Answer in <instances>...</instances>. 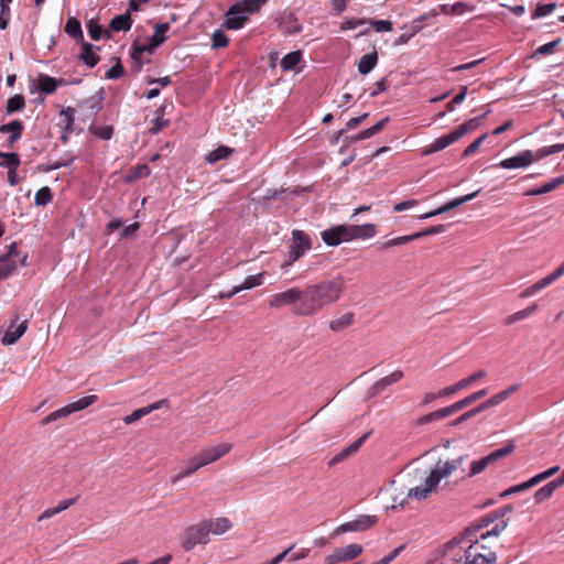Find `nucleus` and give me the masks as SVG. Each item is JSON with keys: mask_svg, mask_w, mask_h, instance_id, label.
Returning a JSON list of instances; mask_svg holds the SVG:
<instances>
[{"mask_svg": "<svg viewBox=\"0 0 564 564\" xmlns=\"http://www.w3.org/2000/svg\"><path fill=\"white\" fill-rule=\"evenodd\" d=\"M104 97L101 94L95 95L83 101V106L87 107L91 116H96L102 108Z\"/></svg>", "mask_w": 564, "mask_h": 564, "instance_id": "obj_47", "label": "nucleus"}, {"mask_svg": "<svg viewBox=\"0 0 564 564\" xmlns=\"http://www.w3.org/2000/svg\"><path fill=\"white\" fill-rule=\"evenodd\" d=\"M170 30L169 23H159L154 28V34L148 39L147 43L140 44L134 41L131 45V58L134 64L132 65V72L138 74L142 68L141 55L143 53L152 54L156 47L164 43L166 40L165 33Z\"/></svg>", "mask_w": 564, "mask_h": 564, "instance_id": "obj_3", "label": "nucleus"}, {"mask_svg": "<svg viewBox=\"0 0 564 564\" xmlns=\"http://www.w3.org/2000/svg\"><path fill=\"white\" fill-rule=\"evenodd\" d=\"M337 227L343 242L356 239H369L376 235V226L373 224L337 225Z\"/></svg>", "mask_w": 564, "mask_h": 564, "instance_id": "obj_10", "label": "nucleus"}, {"mask_svg": "<svg viewBox=\"0 0 564 564\" xmlns=\"http://www.w3.org/2000/svg\"><path fill=\"white\" fill-rule=\"evenodd\" d=\"M28 329V321H23L17 327L14 324L9 326L7 332L4 333L1 343L3 345H12L14 344Z\"/></svg>", "mask_w": 564, "mask_h": 564, "instance_id": "obj_27", "label": "nucleus"}, {"mask_svg": "<svg viewBox=\"0 0 564 564\" xmlns=\"http://www.w3.org/2000/svg\"><path fill=\"white\" fill-rule=\"evenodd\" d=\"M231 448L232 444L220 443L215 446L203 448L199 453L196 454V456L202 466L205 467L227 455L231 451Z\"/></svg>", "mask_w": 564, "mask_h": 564, "instance_id": "obj_15", "label": "nucleus"}, {"mask_svg": "<svg viewBox=\"0 0 564 564\" xmlns=\"http://www.w3.org/2000/svg\"><path fill=\"white\" fill-rule=\"evenodd\" d=\"M323 310V305L318 301L311 285L301 289V295L294 315L300 317L314 316Z\"/></svg>", "mask_w": 564, "mask_h": 564, "instance_id": "obj_8", "label": "nucleus"}, {"mask_svg": "<svg viewBox=\"0 0 564 564\" xmlns=\"http://www.w3.org/2000/svg\"><path fill=\"white\" fill-rule=\"evenodd\" d=\"M25 107V98L21 94H15L12 97H10L6 105V113L8 116L22 111Z\"/></svg>", "mask_w": 564, "mask_h": 564, "instance_id": "obj_39", "label": "nucleus"}, {"mask_svg": "<svg viewBox=\"0 0 564 564\" xmlns=\"http://www.w3.org/2000/svg\"><path fill=\"white\" fill-rule=\"evenodd\" d=\"M555 9V3L539 4L532 13L533 19L550 14Z\"/></svg>", "mask_w": 564, "mask_h": 564, "instance_id": "obj_58", "label": "nucleus"}, {"mask_svg": "<svg viewBox=\"0 0 564 564\" xmlns=\"http://www.w3.org/2000/svg\"><path fill=\"white\" fill-rule=\"evenodd\" d=\"M200 468H203V466L199 463L197 456L194 455V456H192L191 458H188L186 460L184 468H182L181 471L177 475H175V476H173L171 478V482L173 485H175L181 479L192 476L193 474H195Z\"/></svg>", "mask_w": 564, "mask_h": 564, "instance_id": "obj_25", "label": "nucleus"}, {"mask_svg": "<svg viewBox=\"0 0 564 564\" xmlns=\"http://www.w3.org/2000/svg\"><path fill=\"white\" fill-rule=\"evenodd\" d=\"M479 191H476L471 194H467L465 196H462V197H457L455 199H452L449 202H447L446 204H444L443 206L436 208L435 210H432V212H429V213H425L421 216H419L420 219H426V218H431V217H434L436 215H441V214H444V213H447L469 200H471L473 198H475L477 195H478Z\"/></svg>", "mask_w": 564, "mask_h": 564, "instance_id": "obj_17", "label": "nucleus"}, {"mask_svg": "<svg viewBox=\"0 0 564 564\" xmlns=\"http://www.w3.org/2000/svg\"><path fill=\"white\" fill-rule=\"evenodd\" d=\"M65 33L75 41H84V34L79 20L75 17H69L64 26Z\"/></svg>", "mask_w": 564, "mask_h": 564, "instance_id": "obj_34", "label": "nucleus"}, {"mask_svg": "<svg viewBox=\"0 0 564 564\" xmlns=\"http://www.w3.org/2000/svg\"><path fill=\"white\" fill-rule=\"evenodd\" d=\"M563 274H564V262L558 268H556L552 273L547 274L543 279L547 285H551L557 279H560Z\"/></svg>", "mask_w": 564, "mask_h": 564, "instance_id": "obj_64", "label": "nucleus"}, {"mask_svg": "<svg viewBox=\"0 0 564 564\" xmlns=\"http://www.w3.org/2000/svg\"><path fill=\"white\" fill-rule=\"evenodd\" d=\"M378 522L377 516H369V514H361L357 517L356 519L345 522L340 525H338L334 534H343L346 532H361L370 529Z\"/></svg>", "mask_w": 564, "mask_h": 564, "instance_id": "obj_13", "label": "nucleus"}, {"mask_svg": "<svg viewBox=\"0 0 564 564\" xmlns=\"http://www.w3.org/2000/svg\"><path fill=\"white\" fill-rule=\"evenodd\" d=\"M546 286H549V285L546 284L544 279H541L538 282H535L534 284H532V285L528 286L527 289H524L519 294V297H521V299L531 297V296L535 295L538 292H540L541 290L545 289Z\"/></svg>", "mask_w": 564, "mask_h": 564, "instance_id": "obj_50", "label": "nucleus"}, {"mask_svg": "<svg viewBox=\"0 0 564 564\" xmlns=\"http://www.w3.org/2000/svg\"><path fill=\"white\" fill-rule=\"evenodd\" d=\"M132 19L129 12L124 14L116 15L113 19H111L109 23V28L115 32H127L132 26Z\"/></svg>", "mask_w": 564, "mask_h": 564, "instance_id": "obj_33", "label": "nucleus"}, {"mask_svg": "<svg viewBox=\"0 0 564 564\" xmlns=\"http://www.w3.org/2000/svg\"><path fill=\"white\" fill-rule=\"evenodd\" d=\"M413 240H415L414 234L406 235V236H401V237H397V238L389 239V240L384 241L382 243V248L383 249H388V248H391V247L405 245V243L411 242Z\"/></svg>", "mask_w": 564, "mask_h": 564, "instance_id": "obj_53", "label": "nucleus"}, {"mask_svg": "<svg viewBox=\"0 0 564 564\" xmlns=\"http://www.w3.org/2000/svg\"><path fill=\"white\" fill-rule=\"evenodd\" d=\"M499 520V512L494 511L485 517H481L480 519L476 520L470 527H468L464 533L471 535L475 534V536L479 535V533L485 532L484 530L488 529L490 524Z\"/></svg>", "mask_w": 564, "mask_h": 564, "instance_id": "obj_19", "label": "nucleus"}, {"mask_svg": "<svg viewBox=\"0 0 564 564\" xmlns=\"http://www.w3.org/2000/svg\"><path fill=\"white\" fill-rule=\"evenodd\" d=\"M64 79H56L46 74H40L36 79V89L44 95H52L56 91L58 86L64 85Z\"/></svg>", "mask_w": 564, "mask_h": 564, "instance_id": "obj_18", "label": "nucleus"}, {"mask_svg": "<svg viewBox=\"0 0 564 564\" xmlns=\"http://www.w3.org/2000/svg\"><path fill=\"white\" fill-rule=\"evenodd\" d=\"M310 285L323 307L338 302L346 289V282L343 275H337L330 280H323Z\"/></svg>", "mask_w": 564, "mask_h": 564, "instance_id": "obj_4", "label": "nucleus"}, {"mask_svg": "<svg viewBox=\"0 0 564 564\" xmlns=\"http://www.w3.org/2000/svg\"><path fill=\"white\" fill-rule=\"evenodd\" d=\"M23 130L24 124L21 120H12L9 123L0 126V133H9V147H12L22 137Z\"/></svg>", "mask_w": 564, "mask_h": 564, "instance_id": "obj_21", "label": "nucleus"}, {"mask_svg": "<svg viewBox=\"0 0 564 564\" xmlns=\"http://www.w3.org/2000/svg\"><path fill=\"white\" fill-rule=\"evenodd\" d=\"M300 295V288H291L284 292H280L272 295L269 300V306L272 308H282L284 306H291V311L294 314V310L297 307Z\"/></svg>", "mask_w": 564, "mask_h": 564, "instance_id": "obj_12", "label": "nucleus"}, {"mask_svg": "<svg viewBox=\"0 0 564 564\" xmlns=\"http://www.w3.org/2000/svg\"><path fill=\"white\" fill-rule=\"evenodd\" d=\"M426 19V15L423 14L419 19L414 20L410 26L409 32L402 33L394 42V45H403L406 44L415 34H417L422 29V21Z\"/></svg>", "mask_w": 564, "mask_h": 564, "instance_id": "obj_35", "label": "nucleus"}, {"mask_svg": "<svg viewBox=\"0 0 564 564\" xmlns=\"http://www.w3.org/2000/svg\"><path fill=\"white\" fill-rule=\"evenodd\" d=\"M229 43L228 36L220 30H217L213 34V47H226Z\"/></svg>", "mask_w": 564, "mask_h": 564, "instance_id": "obj_57", "label": "nucleus"}, {"mask_svg": "<svg viewBox=\"0 0 564 564\" xmlns=\"http://www.w3.org/2000/svg\"><path fill=\"white\" fill-rule=\"evenodd\" d=\"M378 63V54L376 51L361 56L358 63V72L362 75L370 73Z\"/></svg>", "mask_w": 564, "mask_h": 564, "instance_id": "obj_36", "label": "nucleus"}, {"mask_svg": "<svg viewBox=\"0 0 564 564\" xmlns=\"http://www.w3.org/2000/svg\"><path fill=\"white\" fill-rule=\"evenodd\" d=\"M264 0H241L229 9V14L254 13L260 10Z\"/></svg>", "mask_w": 564, "mask_h": 564, "instance_id": "obj_28", "label": "nucleus"}, {"mask_svg": "<svg viewBox=\"0 0 564 564\" xmlns=\"http://www.w3.org/2000/svg\"><path fill=\"white\" fill-rule=\"evenodd\" d=\"M487 133L480 135L475 141H473L463 152V156L467 158L474 154L479 147L482 144V142L486 140Z\"/></svg>", "mask_w": 564, "mask_h": 564, "instance_id": "obj_60", "label": "nucleus"}, {"mask_svg": "<svg viewBox=\"0 0 564 564\" xmlns=\"http://www.w3.org/2000/svg\"><path fill=\"white\" fill-rule=\"evenodd\" d=\"M53 200V194L48 186L41 187L34 196V204L36 206H46Z\"/></svg>", "mask_w": 564, "mask_h": 564, "instance_id": "obj_46", "label": "nucleus"}, {"mask_svg": "<svg viewBox=\"0 0 564 564\" xmlns=\"http://www.w3.org/2000/svg\"><path fill=\"white\" fill-rule=\"evenodd\" d=\"M519 390V384H512L506 390H502L495 395L490 397L486 401L479 404V408L481 411H485L489 408H494L506 401L512 393L517 392Z\"/></svg>", "mask_w": 564, "mask_h": 564, "instance_id": "obj_22", "label": "nucleus"}, {"mask_svg": "<svg viewBox=\"0 0 564 564\" xmlns=\"http://www.w3.org/2000/svg\"><path fill=\"white\" fill-rule=\"evenodd\" d=\"M312 248V240L307 234L302 230L292 231V242L288 253V260L282 267L292 265L303 254Z\"/></svg>", "mask_w": 564, "mask_h": 564, "instance_id": "obj_9", "label": "nucleus"}, {"mask_svg": "<svg viewBox=\"0 0 564 564\" xmlns=\"http://www.w3.org/2000/svg\"><path fill=\"white\" fill-rule=\"evenodd\" d=\"M321 236H322L323 241L327 246L334 247V246H338L343 242V240L340 238L341 236H340V232H339V229L337 226H334L329 229L322 231Z\"/></svg>", "mask_w": 564, "mask_h": 564, "instance_id": "obj_41", "label": "nucleus"}, {"mask_svg": "<svg viewBox=\"0 0 564 564\" xmlns=\"http://www.w3.org/2000/svg\"><path fill=\"white\" fill-rule=\"evenodd\" d=\"M447 416H449V414H448V411H447V409H446V406H445V408H443V409H440V410L433 411V412H431V413H429V414H425V415H423V416L419 417V419L416 420V424H417V425H424V424L431 423V422H433V421H440V420H443V419H445V417H447Z\"/></svg>", "mask_w": 564, "mask_h": 564, "instance_id": "obj_44", "label": "nucleus"}, {"mask_svg": "<svg viewBox=\"0 0 564 564\" xmlns=\"http://www.w3.org/2000/svg\"><path fill=\"white\" fill-rule=\"evenodd\" d=\"M58 117L61 119V124L64 128L65 133H72L74 130V117H75V109L72 107L63 108Z\"/></svg>", "mask_w": 564, "mask_h": 564, "instance_id": "obj_37", "label": "nucleus"}, {"mask_svg": "<svg viewBox=\"0 0 564 564\" xmlns=\"http://www.w3.org/2000/svg\"><path fill=\"white\" fill-rule=\"evenodd\" d=\"M247 20L248 18L245 15H240V13L229 14L228 11L226 14L224 26L228 30H239L245 25Z\"/></svg>", "mask_w": 564, "mask_h": 564, "instance_id": "obj_43", "label": "nucleus"}, {"mask_svg": "<svg viewBox=\"0 0 564 564\" xmlns=\"http://www.w3.org/2000/svg\"><path fill=\"white\" fill-rule=\"evenodd\" d=\"M262 278H263L262 273H259V274H256V275H249V276L246 278V280L243 281L242 284L237 285V286H238V289H240V292L243 291V290L252 289L254 286H258V285L262 284Z\"/></svg>", "mask_w": 564, "mask_h": 564, "instance_id": "obj_52", "label": "nucleus"}, {"mask_svg": "<svg viewBox=\"0 0 564 564\" xmlns=\"http://www.w3.org/2000/svg\"><path fill=\"white\" fill-rule=\"evenodd\" d=\"M209 534L221 535L232 528L231 521L226 517L205 520Z\"/></svg>", "mask_w": 564, "mask_h": 564, "instance_id": "obj_26", "label": "nucleus"}, {"mask_svg": "<svg viewBox=\"0 0 564 564\" xmlns=\"http://www.w3.org/2000/svg\"><path fill=\"white\" fill-rule=\"evenodd\" d=\"M89 131L101 140H110L113 135V127L112 126H101L95 127L90 126Z\"/></svg>", "mask_w": 564, "mask_h": 564, "instance_id": "obj_49", "label": "nucleus"}, {"mask_svg": "<svg viewBox=\"0 0 564 564\" xmlns=\"http://www.w3.org/2000/svg\"><path fill=\"white\" fill-rule=\"evenodd\" d=\"M534 486H536V482H535L534 478L532 477L528 481H524V482H522L520 485L512 486L509 489L505 490L501 494V497H507V496H510L512 494L521 492V491L528 490V489H530V488H532Z\"/></svg>", "mask_w": 564, "mask_h": 564, "instance_id": "obj_51", "label": "nucleus"}, {"mask_svg": "<svg viewBox=\"0 0 564 564\" xmlns=\"http://www.w3.org/2000/svg\"><path fill=\"white\" fill-rule=\"evenodd\" d=\"M367 438H368V433H366L362 436H360L358 440H356L349 446H347L346 448L340 451L338 454H336L329 460L328 466L332 467V466H334V465L345 460L346 458H348L350 455L355 454L356 452H358V449L366 442Z\"/></svg>", "mask_w": 564, "mask_h": 564, "instance_id": "obj_23", "label": "nucleus"}, {"mask_svg": "<svg viewBox=\"0 0 564 564\" xmlns=\"http://www.w3.org/2000/svg\"><path fill=\"white\" fill-rule=\"evenodd\" d=\"M362 553L360 544H349L344 547L336 549L332 554L325 557V564H339L355 560Z\"/></svg>", "mask_w": 564, "mask_h": 564, "instance_id": "obj_14", "label": "nucleus"}, {"mask_svg": "<svg viewBox=\"0 0 564 564\" xmlns=\"http://www.w3.org/2000/svg\"><path fill=\"white\" fill-rule=\"evenodd\" d=\"M536 310H538V304L533 303L530 306H528L527 308L518 311V312L509 315L505 319L503 323H505V325H508V326L512 325V324H514L517 322H520L522 319H525V318L530 317Z\"/></svg>", "mask_w": 564, "mask_h": 564, "instance_id": "obj_38", "label": "nucleus"}, {"mask_svg": "<svg viewBox=\"0 0 564 564\" xmlns=\"http://www.w3.org/2000/svg\"><path fill=\"white\" fill-rule=\"evenodd\" d=\"M508 527V520L496 522L490 530L462 538H455L445 544L442 564H491L497 555L485 541L491 536L498 538Z\"/></svg>", "mask_w": 564, "mask_h": 564, "instance_id": "obj_2", "label": "nucleus"}, {"mask_svg": "<svg viewBox=\"0 0 564 564\" xmlns=\"http://www.w3.org/2000/svg\"><path fill=\"white\" fill-rule=\"evenodd\" d=\"M20 156L18 153L11 152L8 155H6V159L3 162L0 163L1 167H6L9 170H18L20 165Z\"/></svg>", "mask_w": 564, "mask_h": 564, "instance_id": "obj_54", "label": "nucleus"}, {"mask_svg": "<svg viewBox=\"0 0 564 564\" xmlns=\"http://www.w3.org/2000/svg\"><path fill=\"white\" fill-rule=\"evenodd\" d=\"M231 152H232V149H230L228 147H224V145L218 147L217 149L213 150L207 155V161L212 164L216 163L220 160L228 158Z\"/></svg>", "mask_w": 564, "mask_h": 564, "instance_id": "obj_48", "label": "nucleus"}, {"mask_svg": "<svg viewBox=\"0 0 564 564\" xmlns=\"http://www.w3.org/2000/svg\"><path fill=\"white\" fill-rule=\"evenodd\" d=\"M480 124V118H473L467 120L466 122L458 126L455 130H453L451 133L437 138L433 143L425 147L422 150V155H430L432 153L438 152L441 150H444L448 145L453 144L454 142L458 141L460 138H463L466 133L471 132L476 130Z\"/></svg>", "mask_w": 564, "mask_h": 564, "instance_id": "obj_5", "label": "nucleus"}, {"mask_svg": "<svg viewBox=\"0 0 564 564\" xmlns=\"http://www.w3.org/2000/svg\"><path fill=\"white\" fill-rule=\"evenodd\" d=\"M368 23L377 31V32H389L392 30V23L388 20H368Z\"/></svg>", "mask_w": 564, "mask_h": 564, "instance_id": "obj_59", "label": "nucleus"}, {"mask_svg": "<svg viewBox=\"0 0 564 564\" xmlns=\"http://www.w3.org/2000/svg\"><path fill=\"white\" fill-rule=\"evenodd\" d=\"M466 95H467V86H463L459 94H457L447 105H446V109L448 111H453L454 110V107L455 105H459L462 104L465 98H466Z\"/></svg>", "mask_w": 564, "mask_h": 564, "instance_id": "obj_63", "label": "nucleus"}, {"mask_svg": "<svg viewBox=\"0 0 564 564\" xmlns=\"http://www.w3.org/2000/svg\"><path fill=\"white\" fill-rule=\"evenodd\" d=\"M94 50L95 46L93 44L82 41L79 58L90 68L95 67L100 61L99 55Z\"/></svg>", "mask_w": 564, "mask_h": 564, "instance_id": "obj_30", "label": "nucleus"}, {"mask_svg": "<svg viewBox=\"0 0 564 564\" xmlns=\"http://www.w3.org/2000/svg\"><path fill=\"white\" fill-rule=\"evenodd\" d=\"M26 259L28 256L19 251L15 243H12L9 251L0 258V269L6 272V278H8L19 265H25Z\"/></svg>", "mask_w": 564, "mask_h": 564, "instance_id": "obj_11", "label": "nucleus"}, {"mask_svg": "<svg viewBox=\"0 0 564 564\" xmlns=\"http://www.w3.org/2000/svg\"><path fill=\"white\" fill-rule=\"evenodd\" d=\"M560 43H561V39H556L552 42L543 44L536 48L535 54H541V55L552 54Z\"/></svg>", "mask_w": 564, "mask_h": 564, "instance_id": "obj_61", "label": "nucleus"}, {"mask_svg": "<svg viewBox=\"0 0 564 564\" xmlns=\"http://www.w3.org/2000/svg\"><path fill=\"white\" fill-rule=\"evenodd\" d=\"M98 397L96 394H90L80 398L79 400L72 402L56 411H53L48 415H46L42 420V425H47L52 422H55L61 419H65L69 416L70 414L82 411L84 409H87L88 406L93 405L95 402H97Z\"/></svg>", "mask_w": 564, "mask_h": 564, "instance_id": "obj_6", "label": "nucleus"}, {"mask_svg": "<svg viewBox=\"0 0 564 564\" xmlns=\"http://www.w3.org/2000/svg\"><path fill=\"white\" fill-rule=\"evenodd\" d=\"M562 151H564V143L554 144V145H550V147H543L536 151V155L540 161L547 155L558 153Z\"/></svg>", "mask_w": 564, "mask_h": 564, "instance_id": "obj_55", "label": "nucleus"}, {"mask_svg": "<svg viewBox=\"0 0 564 564\" xmlns=\"http://www.w3.org/2000/svg\"><path fill=\"white\" fill-rule=\"evenodd\" d=\"M301 61L302 53L300 51H294L284 55L280 64L283 70H293Z\"/></svg>", "mask_w": 564, "mask_h": 564, "instance_id": "obj_42", "label": "nucleus"}, {"mask_svg": "<svg viewBox=\"0 0 564 564\" xmlns=\"http://www.w3.org/2000/svg\"><path fill=\"white\" fill-rule=\"evenodd\" d=\"M389 120H390L389 117H384L382 120L377 122L375 126L351 135L350 141L359 142L361 140H366V139H369V138L378 134L379 132H381L384 129V127L387 126Z\"/></svg>", "mask_w": 564, "mask_h": 564, "instance_id": "obj_29", "label": "nucleus"}, {"mask_svg": "<svg viewBox=\"0 0 564 564\" xmlns=\"http://www.w3.org/2000/svg\"><path fill=\"white\" fill-rule=\"evenodd\" d=\"M209 540L208 527L206 525L205 520H203L185 529L181 544L185 551H191L197 544H207Z\"/></svg>", "mask_w": 564, "mask_h": 564, "instance_id": "obj_7", "label": "nucleus"}, {"mask_svg": "<svg viewBox=\"0 0 564 564\" xmlns=\"http://www.w3.org/2000/svg\"><path fill=\"white\" fill-rule=\"evenodd\" d=\"M563 184H564V175L555 177L539 187L529 189L524 193V195L525 196L543 195V194H546V193H550V192L556 189L557 187H560Z\"/></svg>", "mask_w": 564, "mask_h": 564, "instance_id": "obj_31", "label": "nucleus"}, {"mask_svg": "<svg viewBox=\"0 0 564 564\" xmlns=\"http://www.w3.org/2000/svg\"><path fill=\"white\" fill-rule=\"evenodd\" d=\"M445 229H446L445 225H436V226L429 227V228H426V229H424L422 231L415 232L414 237H415V240H416V239H420L422 237L442 234V232L445 231Z\"/></svg>", "mask_w": 564, "mask_h": 564, "instance_id": "obj_56", "label": "nucleus"}, {"mask_svg": "<svg viewBox=\"0 0 564 564\" xmlns=\"http://www.w3.org/2000/svg\"><path fill=\"white\" fill-rule=\"evenodd\" d=\"M404 377V373L402 370H394L389 376H386L378 381H376L371 387V395H378L383 390H386L389 386L397 383L401 381Z\"/></svg>", "mask_w": 564, "mask_h": 564, "instance_id": "obj_20", "label": "nucleus"}, {"mask_svg": "<svg viewBox=\"0 0 564 564\" xmlns=\"http://www.w3.org/2000/svg\"><path fill=\"white\" fill-rule=\"evenodd\" d=\"M514 451L513 442H509L503 447L491 452L489 455L470 463L469 471L466 474L464 464L467 456H459L449 460H438L435 466L425 476L423 484L411 488L408 492L409 498L422 500L432 492H436L440 482L457 473L462 478L474 477L486 469L490 464L510 455Z\"/></svg>", "mask_w": 564, "mask_h": 564, "instance_id": "obj_1", "label": "nucleus"}, {"mask_svg": "<svg viewBox=\"0 0 564 564\" xmlns=\"http://www.w3.org/2000/svg\"><path fill=\"white\" fill-rule=\"evenodd\" d=\"M355 323V313L347 312L344 315L334 318L329 322V328L335 332L339 333L348 328Z\"/></svg>", "mask_w": 564, "mask_h": 564, "instance_id": "obj_32", "label": "nucleus"}, {"mask_svg": "<svg viewBox=\"0 0 564 564\" xmlns=\"http://www.w3.org/2000/svg\"><path fill=\"white\" fill-rule=\"evenodd\" d=\"M481 409L479 408V405L475 406L474 409L465 412L464 414H462L460 416H458L456 420L453 421L452 425L456 426L474 416H476L477 414L481 413Z\"/></svg>", "mask_w": 564, "mask_h": 564, "instance_id": "obj_62", "label": "nucleus"}, {"mask_svg": "<svg viewBox=\"0 0 564 564\" xmlns=\"http://www.w3.org/2000/svg\"><path fill=\"white\" fill-rule=\"evenodd\" d=\"M86 28H87L90 39L94 41L100 40L102 35H105L107 39L111 37L109 32L104 30V28L95 19H90L86 23Z\"/></svg>", "mask_w": 564, "mask_h": 564, "instance_id": "obj_40", "label": "nucleus"}, {"mask_svg": "<svg viewBox=\"0 0 564 564\" xmlns=\"http://www.w3.org/2000/svg\"><path fill=\"white\" fill-rule=\"evenodd\" d=\"M558 487L552 480L538 489L534 494V500L536 503H541L549 499Z\"/></svg>", "mask_w": 564, "mask_h": 564, "instance_id": "obj_45", "label": "nucleus"}, {"mask_svg": "<svg viewBox=\"0 0 564 564\" xmlns=\"http://www.w3.org/2000/svg\"><path fill=\"white\" fill-rule=\"evenodd\" d=\"M486 394H487V389H481V390H478V391L465 397L464 399L453 403L452 405L446 406L448 414L452 415V414L465 409L466 406L473 404L477 400L484 398Z\"/></svg>", "mask_w": 564, "mask_h": 564, "instance_id": "obj_24", "label": "nucleus"}, {"mask_svg": "<svg viewBox=\"0 0 564 564\" xmlns=\"http://www.w3.org/2000/svg\"><path fill=\"white\" fill-rule=\"evenodd\" d=\"M539 161L536 152L524 150L517 155L505 159L498 164L502 169H521L531 165L533 162Z\"/></svg>", "mask_w": 564, "mask_h": 564, "instance_id": "obj_16", "label": "nucleus"}]
</instances>
